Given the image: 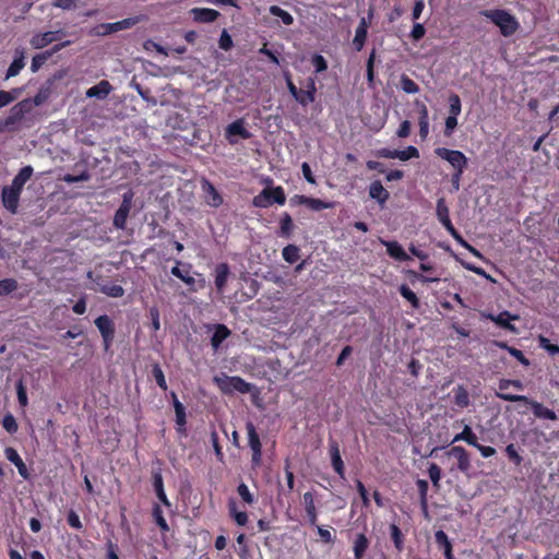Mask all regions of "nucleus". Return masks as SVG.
I'll return each mask as SVG.
<instances>
[{"instance_id":"nucleus-59","label":"nucleus","mask_w":559,"mask_h":559,"mask_svg":"<svg viewBox=\"0 0 559 559\" xmlns=\"http://www.w3.org/2000/svg\"><path fill=\"white\" fill-rule=\"evenodd\" d=\"M311 63L317 73H321L328 69V62L322 55L316 53L311 58Z\"/></svg>"},{"instance_id":"nucleus-61","label":"nucleus","mask_w":559,"mask_h":559,"mask_svg":"<svg viewBox=\"0 0 559 559\" xmlns=\"http://www.w3.org/2000/svg\"><path fill=\"white\" fill-rule=\"evenodd\" d=\"M284 471H285L288 492H292L294 490V488H295V476H294V473L292 471V466H290L289 460L285 461Z\"/></svg>"},{"instance_id":"nucleus-39","label":"nucleus","mask_w":559,"mask_h":559,"mask_svg":"<svg viewBox=\"0 0 559 559\" xmlns=\"http://www.w3.org/2000/svg\"><path fill=\"white\" fill-rule=\"evenodd\" d=\"M229 515L239 526H245L248 523V514L245 511H238L236 503L230 501L228 503Z\"/></svg>"},{"instance_id":"nucleus-53","label":"nucleus","mask_w":559,"mask_h":559,"mask_svg":"<svg viewBox=\"0 0 559 559\" xmlns=\"http://www.w3.org/2000/svg\"><path fill=\"white\" fill-rule=\"evenodd\" d=\"M449 112L450 116H459L461 114L462 104L461 98L457 94H451L449 97Z\"/></svg>"},{"instance_id":"nucleus-26","label":"nucleus","mask_w":559,"mask_h":559,"mask_svg":"<svg viewBox=\"0 0 559 559\" xmlns=\"http://www.w3.org/2000/svg\"><path fill=\"white\" fill-rule=\"evenodd\" d=\"M369 195L371 199L377 200L380 205H384L390 198V193L384 189L379 180L371 182L369 187Z\"/></svg>"},{"instance_id":"nucleus-52","label":"nucleus","mask_w":559,"mask_h":559,"mask_svg":"<svg viewBox=\"0 0 559 559\" xmlns=\"http://www.w3.org/2000/svg\"><path fill=\"white\" fill-rule=\"evenodd\" d=\"M436 214L440 223L443 222L444 219L450 218L449 207L445 203L444 198L438 199Z\"/></svg>"},{"instance_id":"nucleus-37","label":"nucleus","mask_w":559,"mask_h":559,"mask_svg":"<svg viewBox=\"0 0 559 559\" xmlns=\"http://www.w3.org/2000/svg\"><path fill=\"white\" fill-rule=\"evenodd\" d=\"M152 516L163 534L169 532V526L167 524L166 519L164 518L162 507L158 503L154 504L152 510Z\"/></svg>"},{"instance_id":"nucleus-55","label":"nucleus","mask_w":559,"mask_h":559,"mask_svg":"<svg viewBox=\"0 0 559 559\" xmlns=\"http://www.w3.org/2000/svg\"><path fill=\"white\" fill-rule=\"evenodd\" d=\"M2 427L8 431L9 433L13 435L17 431L19 426L17 423L12 414L4 415L2 419Z\"/></svg>"},{"instance_id":"nucleus-33","label":"nucleus","mask_w":559,"mask_h":559,"mask_svg":"<svg viewBox=\"0 0 559 559\" xmlns=\"http://www.w3.org/2000/svg\"><path fill=\"white\" fill-rule=\"evenodd\" d=\"M295 228V224L289 213L284 212L280 219L278 235L284 238H290Z\"/></svg>"},{"instance_id":"nucleus-45","label":"nucleus","mask_w":559,"mask_h":559,"mask_svg":"<svg viewBox=\"0 0 559 559\" xmlns=\"http://www.w3.org/2000/svg\"><path fill=\"white\" fill-rule=\"evenodd\" d=\"M305 201L307 202L306 206L312 211L326 210V209H331L333 206V204L330 202L323 201L321 199L311 198V197H308V199H306Z\"/></svg>"},{"instance_id":"nucleus-8","label":"nucleus","mask_w":559,"mask_h":559,"mask_svg":"<svg viewBox=\"0 0 559 559\" xmlns=\"http://www.w3.org/2000/svg\"><path fill=\"white\" fill-rule=\"evenodd\" d=\"M246 430L248 436V445L251 450V465L255 468L262 463V443L252 421L246 423Z\"/></svg>"},{"instance_id":"nucleus-4","label":"nucleus","mask_w":559,"mask_h":559,"mask_svg":"<svg viewBox=\"0 0 559 559\" xmlns=\"http://www.w3.org/2000/svg\"><path fill=\"white\" fill-rule=\"evenodd\" d=\"M29 111V103L21 100L11 107L9 115L0 120V134L4 132H16L21 129V123Z\"/></svg>"},{"instance_id":"nucleus-40","label":"nucleus","mask_w":559,"mask_h":559,"mask_svg":"<svg viewBox=\"0 0 559 559\" xmlns=\"http://www.w3.org/2000/svg\"><path fill=\"white\" fill-rule=\"evenodd\" d=\"M416 486L419 492V502L424 511L428 509V481L426 479H417Z\"/></svg>"},{"instance_id":"nucleus-24","label":"nucleus","mask_w":559,"mask_h":559,"mask_svg":"<svg viewBox=\"0 0 559 559\" xmlns=\"http://www.w3.org/2000/svg\"><path fill=\"white\" fill-rule=\"evenodd\" d=\"M230 274L229 266L227 263H219L215 266V287L218 293H223Z\"/></svg>"},{"instance_id":"nucleus-42","label":"nucleus","mask_w":559,"mask_h":559,"mask_svg":"<svg viewBox=\"0 0 559 559\" xmlns=\"http://www.w3.org/2000/svg\"><path fill=\"white\" fill-rule=\"evenodd\" d=\"M376 57H377V53H376V49H372L368 59H367V64H366V74H367V81H368V85L370 87H372L374 85V62H376Z\"/></svg>"},{"instance_id":"nucleus-12","label":"nucleus","mask_w":559,"mask_h":559,"mask_svg":"<svg viewBox=\"0 0 559 559\" xmlns=\"http://www.w3.org/2000/svg\"><path fill=\"white\" fill-rule=\"evenodd\" d=\"M201 189L204 197V202L211 207H219L223 204V197L214 185L206 178L201 180Z\"/></svg>"},{"instance_id":"nucleus-44","label":"nucleus","mask_w":559,"mask_h":559,"mask_svg":"<svg viewBox=\"0 0 559 559\" xmlns=\"http://www.w3.org/2000/svg\"><path fill=\"white\" fill-rule=\"evenodd\" d=\"M399 292L403 298H405L413 308L419 307V299L416 294L405 284L401 285Z\"/></svg>"},{"instance_id":"nucleus-51","label":"nucleus","mask_w":559,"mask_h":559,"mask_svg":"<svg viewBox=\"0 0 559 559\" xmlns=\"http://www.w3.org/2000/svg\"><path fill=\"white\" fill-rule=\"evenodd\" d=\"M17 288V282L14 278H4L0 281V296L9 295Z\"/></svg>"},{"instance_id":"nucleus-58","label":"nucleus","mask_w":559,"mask_h":559,"mask_svg":"<svg viewBox=\"0 0 559 559\" xmlns=\"http://www.w3.org/2000/svg\"><path fill=\"white\" fill-rule=\"evenodd\" d=\"M506 454L509 457V460L514 463V465H516V466L521 465L523 459L519 454V452L513 443L507 445Z\"/></svg>"},{"instance_id":"nucleus-48","label":"nucleus","mask_w":559,"mask_h":559,"mask_svg":"<svg viewBox=\"0 0 559 559\" xmlns=\"http://www.w3.org/2000/svg\"><path fill=\"white\" fill-rule=\"evenodd\" d=\"M237 492L245 503L250 506L254 503V496L245 483L238 485Z\"/></svg>"},{"instance_id":"nucleus-13","label":"nucleus","mask_w":559,"mask_h":559,"mask_svg":"<svg viewBox=\"0 0 559 559\" xmlns=\"http://www.w3.org/2000/svg\"><path fill=\"white\" fill-rule=\"evenodd\" d=\"M372 16L373 10L370 9L368 12V19L361 17L359 21V24L355 32V37L353 39V46L356 51H360L364 48L368 35L370 20L372 19Z\"/></svg>"},{"instance_id":"nucleus-60","label":"nucleus","mask_w":559,"mask_h":559,"mask_svg":"<svg viewBox=\"0 0 559 559\" xmlns=\"http://www.w3.org/2000/svg\"><path fill=\"white\" fill-rule=\"evenodd\" d=\"M48 95L44 91H39L33 98H25L24 100L29 103V111L34 109L35 106H40L47 99Z\"/></svg>"},{"instance_id":"nucleus-23","label":"nucleus","mask_w":559,"mask_h":559,"mask_svg":"<svg viewBox=\"0 0 559 559\" xmlns=\"http://www.w3.org/2000/svg\"><path fill=\"white\" fill-rule=\"evenodd\" d=\"M435 540L438 547L443 550L445 559H455L453 555L452 543L442 530H439L435 533Z\"/></svg>"},{"instance_id":"nucleus-1","label":"nucleus","mask_w":559,"mask_h":559,"mask_svg":"<svg viewBox=\"0 0 559 559\" xmlns=\"http://www.w3.org/2000/svg\"><path fill=\"white\" fill-rule=\"evenodd\" d=\"M87 278H90L93 283L92 289L95 292L103 293L109 297H121L124 294L123 288L118 285L114 284L110 281L109 275L104 273V266L97 265L94 267V270L87 272Z\"/></svg>"},{"instance_id":"nucleus-41","label":"nucleus","mask_w":559,"mask_h":559,"mask_svg":"<svg viewBox=\"0 0 559 559\" xmlns=\"http://www.w3.org/2000/svg\"><path fill=\"white\" fill-rule=\"evenodd\" d=\"M400 86L406 94H416L419 92V86L408 75L402 74L400 79Z\"/></svg>"},{"instance_id":"nucleus-56","label":"nucleus","mask_w":559,"mask_h":559,"mask_svg":"<svg viewBox=\"0 0 559 559\" xmlns=\"http://www.w3.org/2000/svg\"><path fill=\"white\" fill-rule=\"evenodd\" d=\"M297 103L301 106H307L310 103H313L316 97L311 94V91H307L305 88H299L297 97L295 98Z\"/></svg>"},{"instance_id":"nucleus-32","label":"nucleus","mask_w":559,"mask_h":559,"mask_svg":"<svg viewBox=\"0 0 559 559\" xmlns=\"http://www.w3.org/2000/svg\"><path fill=\"white\" fill-rule=\"evenodd\" d=\"M111 90H112V87H111L110 83L106 80H103L98 84L88 88L86 92V95L88 97L105 98L109 95Z\"/></svg>"},{"instance_id":"nucleus-17","label":"nucleus","mask_w":559,"mask_h":559,"mask_svg":"<svg viewBox=\"0 0 559 559\" xmlns=\"http://www.w3.org/2000/svg\"><path fill=\"white\" fill-rule=\"evenodd\" d=\"M173 397V406L175 409L176 415V425H177V432L180 435H186V425H187V414H186V407L183 404L178 400L175 392H171Z\"/></svg>"},{"instance_id":"nucleus-5","label":"nucleus","mask_w":559,"mask_h":559,"mask_svg":"<svg viewBox=\"0 0 559 559\" xmlns=\"http://www.w3.org/2000/svg\"><path fill=\"white\" fill-rule=\"evenodd\" d=\"M286 202V194L283 187L264 188L259 194L252 199V205L259 209H266L274 203L284 205Z\"/></svg>"},{"instance_id":"nucleus-63","label":"nucleus","mask_w":559,"mask_h":559,"mask_svg":"<svg viewBox=\"0 0 559 559\" xmlns=\"http://www.w3.org/2000/svg\"><path fill=\"white\" fill-rule=\"evenodd\" d=\"M510 386H513L519 391L524 389V385L520 380L501 379L498 383V389H509Z\"/></svg>"},{"instance_id":"nucleus-30","label":"nucleus","mask_w":559,"mask_h":559,"mask_svg":"<svg viewBox=\"0 0 559 559\" xmlns=\"http://www.w3.org/2000/svg\"><path fill=\"white\" fill-rule=\"evenodd\" d=\"M230 335V330L225 324H216L215 331L211 337V345L217 350L222 343Z\"/></svg>"},{"instance_id":"nucleus-25","label":"nucleus","mask_w":559,"mask_h":559,"mask_svg":"<svg viewBox=\"0 0 559 559\" xmlns=\"http://www.w3.org/2000/svg\"><path fill=\"white\" fill-rule=\"evenodd\" d=\"M416 105L419 108V111H418L419 112V117H418L419 135L423 140H425L429 133V112H428V108L425 104H420L417 100Z\"/></svg>"},{"instance_id":"nucleus-43","label":"nucleus","mask_w":559,"mask_h":559,"mask_svg":"<svg viewBox=\"0 0 559 559\" xmlns=\"http://www.w3.org/2000/svg\"><path fill=\"white\" fill-rule=\"evenodd\" d=\"M299 252L300 249L296 245L290 243L283 249L282 255L286 262L293 264L299 259Z\"/></svg>"},{"instance_id":"nucleus-2","label":"nucleus","mask_w":559,"mask_h":559,"mask_svg":"<svg viewBox=\"0 0 559 559\" xmlns=\"http://www.w3.org/2000/svg\"><path fill=\"white\" fill-rule=\"evenodd\" d=\"M481 15L498 26L501 35L504 37L512 36L520 27L516 17L503 9L485 10L481 12Z\"/></svg>"},{"instance_id":"nucleus-14","label":"nucleus","mask_w":559,"mask_h":559,"mask_svg":"<svg viewBox=\"0 0 559 559\" xmlns=\"http://www.w3.org/2000/svg\"><path fill=\"white\" fill-rule=\"evenodd\" d=\"M63 34L61 29L37 33L32 36L29 44L34 49H43L51 43L59 40Z\"/></svg>"},{"instance_id":"nucleus-6","label":"nucleus","mask_w":559,"mask_h":559,"mask_svg":"<svg viewBox=\"0 0 559 559\" xmlns=\"http://www.w3.org/2000/svg\"><path fill=\"white\" fill-rule=\"evenodd\" d=\"M499 399L507 402H522L531 406L535 417L547 420H557L556 413L545 407L542 403L531 400L525 395L519 394H499Z\"/></svg>"},{"instance_id":"nucleus-50","label":"nucleus","mask_w":559,"mask_h":559,"mask_svg":"<svg viewBox=\"0 0 559 559\" xmlns=\"http://www.w3.org/2000/svg\"><path fill=\"white\" fill-rule=\"evenodd\" d=\"M152 377L154 378L155 382L157 383V385L163 390V391H166L167 390V382H166V379H165V374L162 370V368L159 367V365L155 364L153 366V369H152Z\"/></svg>"},{"instance_id":"nucleus-11","label":"nucleus","mask_w":559,"mask_h":559,"mask_svg":"<svg viewBox=\"0 0 559 559\" xmlns=\"http://www.w3.org/2000/svg\"><path fill=\"white\" fill-rule=\"evenodd\" d=\"M225 136L230 144H236L238 143V140L235 139V136H239L242 140H248L252 136V134L245 127V120L239 118L226 127Z\"/></svg>"},{"instance_id":"nucleus-46","label":"nucleus","mask_w":559,"mask_h":559,"mask_svg":"<svg viewBox=\"0 0 559 559\" xmlns=\"http://www.w3.org/2000/svg\"><path fill=\"white\" fill-rule=\"evenodd\" d=\"M15 388H16L19 404L22 408H25L28 405V399H27L26 386L24 384L23 379H20L16 382Z\"/></svg>"},{"instance_id":"nucleus-19","label":"nucleus","mask_w":559,"mask_h":559,"mask_svg":"<svg viewBox=\"0 0 559 559\" xmlns=\"http://www.w3.org/2000/svg\"><path fill=\"white\" fill-rule=\"evenodd\" d=\"M190 13L193 21L198 23H213L221 15L218 11L209 8H193Z\"/></svg>"},{"instance_id":"nucleus-57","label":"nucleus","mask_w":559,"mask_h":559,"mask_svg":"<svg viewBox=\"0 0 559 559\" xmlns=\"http://www.w3.org/2000/svg\"><path fill=\"white\" fill-rule=\"evenodd\" d=\"M218 47L225 51H228L234 47L233 38L226 29H223L221 33V36L218 39Z\"/></svg>"},{"instance_id":"nucleus-7","label":"nucleus","mask_w":559,"mask_h":559,"mask_svg":"<svg viewBox=\"0 0 559 559\" xmlns=\"http://www.w3.org/2000/svg\"><path fill=\"white\" fill-rule=\"evenodd\" d=\"M435 154L447 160L454 171L464 173L467 167L468 159L465 154L457 150H450L445 147H437Z\"/></svg>"},{"instance_id":"nucleus-27","label":"nucleus","mask_w":559,"mask_h":559,"mask_svg":"<svg viewBox=\"0 0 559 559\" xmlns=\"http://www.w3.org/2000/svg\"><path fill=\"white\" fill-rule=\"evenodd\" d=\"M130 209H131L130 200L124 198L114 216V225L117 228H124Z\"/></svg>"},{"instance_id":"nucleus-10","label":"nucleus","mask_w":559,"mask_h":559,"mask_svg":"<svg viewBox=\"0 0 559 559\" xmlns=\"http://www.w3.org/2000/svg\"><path fill=\"white\" fill-rule=\"evenodd\" d=\"M376 155L381 158H399L400 160H408L411 158H418L419 151L417 147L409 145L405 150H391V148H380L376 152Z\"/></svg>"},{"instance_id":"nucleus-3","label":"nucleus","mask_w":559,"mask_h":559,"mask_svg":"<svg viewBox=\"0 0 559 559\" xmlns=\"http://www.w3.org/2000/svg\"><path fill=\"white\" fill-rule=\"evenodd\" d=\"M213 382L225 395H231L235 392L247 394L255 388L239 376H227L225 373L215 376Z\"/></svg>"},{"instance_id":"nucleus-64","label":"nucleus","mask_w":559,"mask_h":559,"mask_svg":"<svg viewBox=\"0 0 559 559\" xmlns=\"http://www.w3.org/2000/svg\"><path fill=\"white\" fill-rule=\"evenodd\" d=\"M391 538L395 545V547L397 549H401L402 548V544H403V534L401 532V530L399 528V526L396 525H391Z\"/></svg>"},{"instance_id":"nucleus-16","label":"nucleus","mask_w":559,"mask_h":559,"mask_svg":"<svg viewBox=\"0 0 559 559\" xmlns=\"http://www.w3.org/2000/svg\"><path fill=\"white\" fill-rule=\"evenodd\" d=\"M449 456H453L457 461V469L467 473L472 465L468 452L461 445H453L448 452Z\"/></svg>"},{"instance_id":"nucleus-22","label":"nucleus","mask_w":559,"mask_h":559,"mask_svg":"<svg viewBox=\"0 0 559 559\" xmlns=\"http://www.w3.org/2000/svg\"><path fill=\"white\" fill-rule=\"evenodd\" d=\"M302 502L309 524L316 525L318 520V511L314 503V496L311 491L304 493Z\"/></svg>"},{"instance_id":"nucleus-36","label":"nucleus","mask_w":559,"mask_h":559,"mask_svg":"<svg viewBox=\"0 0 559 559\" xmlns=\"http://www.w3.org/2000/svg\"><path fill=\"white\" fill-rule=\"evenodd\" d=\"M457 441H465L468 445L475 447L477 445L478 439L472 428L468 425H465L462 432L455 435L452 440L453 443Z\"/></svg>"},{"instance_id":"nucleus-62","label":"nucleus","mask_w":559,"mask_h":559,"mask_svg":"<svg viewBox=\"0 0 559 559\" xmlns=\"http://www.w3.org/2000/svg\"><path fill=\"white\" fill-rule=\"evenodd\" d=\"M67 522L72 528H75L79 531L83 528L80 516L78 515V513L74 510H70L68 512Z\"/></svg>"},{"instance_id":"nucleus-20","label":"nucleus","mask_w":559,"mask_h":559,"mask_svg":"<svg viewBox=\"0 0 559 559\" xmlns=\"http://www.w3.org/2000/svg\"><path fill=\"white\" fill-rule=\"evenodd\" d=\"M383 246L386 248V253L394 260L399 262H404L409 260V255L405 252L403 247L395 240H380Z\"/></svg>"},{"instance_id":"nucleus-38","label":"nucleus","mask_w":559,"mask_h":559,"mask_svg":"<svg viewBox=\"0 0 559 559\" xmlns=\"http://www.w3.org/2000/svg\"><path fill=\"white\" fill-rule=\"evenodd\" d=\"M269 12L278 19H281L282 23L284 25H292L294 24V16L286 10L282 9L280 5H271L269 9Z\"/></svg>"},{"instance_id":"nucleus-54","label":"nucleus","mask_w":559,"mask_h":559,"mask_svg":"<svg viewBox=\"0 0 559 559\" xmlns=\"http://www.w3.org/2000/svg\"><path fill=\"white\" fill-rule=\"evenodd\" d=\"M211 442H212V445H213V449H214L215 456H216L217 461L223 463L225 455H224V452H223V448L219 444V438H218V435H217L216 431H212L211 432Z\"/></svg>"},{"instance_id":"nucleus-34","label":"nucleus","mask_w":559,"mask_h":559,"mask_svg":"<svg viewBox=\"0 0 559 559\" xmlns=\"http://www.w3.org/2000/svg\"><path fill=\"white\" fill-rule=\"evenodd\" d=\"M369 547V540L365 534H358L354 542V557L355 559H362Z\"/></svg>"},{"instance_id":"nucleus-29","label":"nucleus","mask_w":559,"mask_h":559,"mask_svg":"<svg viewBox=\"0 0 559 559\" xmlns=\"http://www.w3.org/2000/svg\"><path fill=\"white\" fill-rule=\"evenodd\" d=\"M33 171L34 170L32 166H24L15 175L10 187L22 192L24 185L31 179Z\"/></svg>"},{"instance_id":"nucleus-28","label":"nucleus","mask_w":559,"mask_h":559,"mask_svg":"<svg viewBox=\"0 0 559 559\" xmlns=\"http://www.w3.org/2000/svg\"><path fill=\"white\" fill-rule=\"evenodd\" d=\"M25 56L23 49L15 50V58L7 70L5 79L16 76L21 70L25 67Z\"/></svg>"},{"instance_id":"nucleus-21","label":"nucleus","mask_w":559,"mask_h":559,"mask_svg":"<svg viewBox=\"0 0 559 559\" xmlns=\"http://www.w3.org/2000/svg\"><path fill=\"white\" fill-rule=\"evenodd\" d=\"M5 457L8 461H10L19 471V474L24 478H28V471L27 467L17 453V451L13 448H7L4 451Z\"/></svg>"},{"instance_id":"nucleus-18","label":"nucleus","mask_w":559,"mask_h":559,"mask_svg":"<svg viewBox=\"0 0 559 559\" xmlns=\"http://www.w3.org/2000/svg\"><path fill=\"white\" fill-rule=\"evenodd\" d=\"M487 318L508 331L515 332L516 330L515 326L511 323V321L519 320V316L512 314L507 310L501 311L498 314L489 313Z\"/></svg>"},{"instance_id":"nucleus-35","label":"nucleus","mask_w":559,"mask_h":559,"mask_svg":"<svg viewBox=\"0 0 559 559\" xmlns=\"http://www.w3.org/2000/svg\"><path fill=\"white\" fill-rule=\"evenodd\" d=\"M454 404L460 408H466L469 405V394L463 385L453 389Z\"/></svg>"},{"instance_id":"nucleus-31","label":"nucleus","mask_w":559,"mask_h":559,"mask_svg":"<svg viewBox=\"0 0 559 559\" xmlns=\"http://www.w3.org/2000/svg\"><path fill=\"white\" fill-rule=\"evenodd\" d=\"M181 262L177 261L176 265L171 269V274L177 278L181 280L187 285H193L195 283L194 277L190 274V264H185L183 269L180 267Z\"/></svg>"},{"instance_id":"nucleus-49","label":"nucleus","mask_w":559,"mask_h":559,"mask_svg":"<svg viewBox=\"0 0 559 559\" xmlns=\"http://www.w3.org/2000/svg\"><path fill=\"white\" fill-rule=\"evenodd\" d=\"M428 475L433 487L438 490L440 488L441 468L436 463H430L428 467Z\"/></svg>"},{"instance_id":"nucleus-9","label":"nucleus","mask_w":559,"mask_h":559,"mask_svg":"<svg viewBox=\"0 0 559 559\" xmlns=\"http://www.w3.org/2000/svg\"><path fill=\"white\" fill-rule=\"evenodd\" d=\"M94 323L102 334L105 350H108L115 337L112 320L107 314H102L95 319Z\"/></svg>"},{"instance_id":"nucleus-15","label":"nucleus","mask_w":559,"mask_h":559,"mask_svg":"<svg viewBox=\"0 0 559 559\" xmlns=\"http://www.w3.org/2000/svg\"><path fill=\"white\" fill-rule=\"evenodd\" d=\"M21 191L5 186L1 192V201L5 210H8L11 214H16L20 203Z\"/></svg>"},{"instance_id":"nucleus-47","label":"nucleus","mask_w":559,"mask_h":559,"mask_svg":"<svg viewBox=\"0 0 559 559\" xmlns=\"http://www.w3.org/2000/svg\"><path fill=\"white\" fill-rule=\"evenodd\" d=\"M50 58V53L47 52L46 50L40 52V53H37L33 57L32 59V63H31V70L33 73H36L43 66L44 63Z\"/></svg>"}]
</instances>
